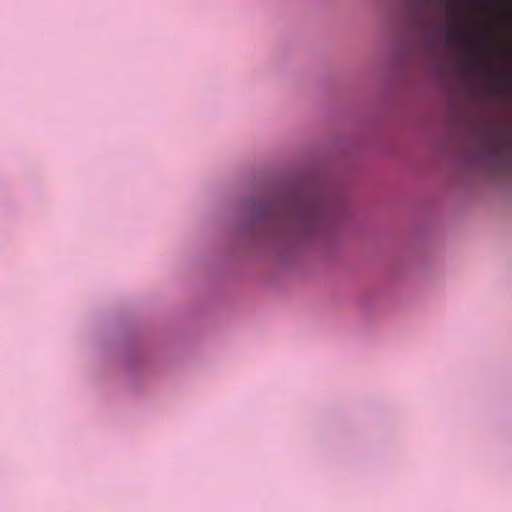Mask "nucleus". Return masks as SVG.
<instances>
[{"instance_id": "f257e3e1", "label": "nucleus", "mask_w": 512, "mask_h": 512, "mask_svg": "<svg viewBox=\"0 0 512 512\" xmlns=\"http://www.w3.org/2000/svg\"><path fill=\"white\" fill-rule=\"evenodd\" d=\"M471 46H472V50L473 52L478 56V57H481V58H487L490 53H491V49L490 47H488L487 45L483 44V43H479V42H472L471 43Z\"/></svg>"}, {"instance_id": "f03ea898", "label": "nucleus", "mask_w": 512, "mask_h": 512, "mask_svg": "<svg viewBox=\"0 0 512 512\" xmlns=\"http://www.w3.org/2000/svg\"><path fill=\"white\" fill-rule=\"evenodd\" d=\"M316 208L313 206H309L307 207L306 211H305V214L302 215L301 217L303 218L304 221H307V222H315L316 221Z\"/></svg>"}, {"instance_id": "7ed1b4c3", "label": "nucleus", "mask_w": 512, "mask_h": 512, "mask_svg": "<svg viewBox=\"0 0 512 512\" xmlns=\"http://www.w3.org/2000/svg\"><path fill=\"white\" fill-rule=\"evenodd\" d=\"M449 39L450 41L452 42H455V43H458V42H461L464 40V37L462 35V33L458 30H452L450 33H449Z\"/></svg>"}, {"instance_id": "20e7f679", "label": "nucleus", "mask_w": 512, "mask_h": 512, "mask_svg": "<svg viewBox=\"0 0 512 512\" xmlns=\"http://www.w3.org/2000/svg\"><path fill=\"white\" fill-rule=\"evenodd\" d=\"M449 9L451 12H457L459 10V5L456 3H451L449 5Z\"/></svg>"}, {"instance_id": "39448f33", "label": "nucleus", "mask_w": 512, "mask_h": 512, "mask_svg": "<svg viewBox=\"0 0 512 512\" xmlns=\"http://www.w3.org/2000/svg\"><path fill=\"white\" fill-rule=\"evenodd\" d=\"M505 76H506V78H507V79H509V80H510V74L505 73Z\"/></svg>"}]
</instances>
